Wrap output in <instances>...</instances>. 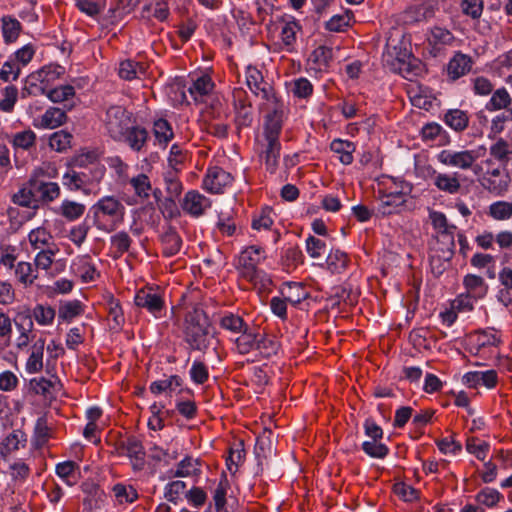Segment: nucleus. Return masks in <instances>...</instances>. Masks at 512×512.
Instances as JSON below:
<instances>
[{
  "label": "nucleus",
  "instance_id": "1",
  "mask_svg": "<svg viewBox=\"0 0 512 512\" xmlns=\"http://www.w3.org/2000/svg\"><path fill=\"white\" fill-rule=\"evenodd\" d=\"M105 172V166L96 161L94 153L82 154L75 158L73 167L63 175V185L70 191L96 195Z\"/></svg>",
  "mask_w": 512,
  "mask_h": 512
},
{
  "label": "nucleus",
  "instance_id": "2",
  "mask_svg": "<svg viewBox=\"0 0 512 512\" xmlns=\"http://www.w3.org/2000/svg\"><path fill=\"white\" fill-rule=\"evenodd\" d=\"M183 336L191 350L205 353L214 338L212 324L204 309L194 305L184 317Z\"/></svg>",
  "mask_w": 512,
  "mask_h": 512
},
{
  "label": "nucleus",
  "instance_id": "3",
  "mask_svg": "<svg viewBox=\"0 0 512 512\" xmlns=\"http://www.w3.org/2000/svg\"><path fill=\"white\" fill-rule=\"evenodd\" d=\"M264 250L261 247L250 246L243 250L239 257V272L241 277L256 285L264 274L258 269L261 260L264 259Z\"/></svg>",
  "mask_w": 512,
  "mask_h": 512
},
{
  "label": "nucleus",
  "instance_id": "4",
  "mask_svg": "<svg viewBox=\"0 0 512 512\" xmlns=\"http://www.w3.org/2000/svg\"><path fill=\"white\" fill-rule=\"evenodd\" d=\"M118 456H126L130 459L132 469L141 471L146 464V451L142 441L135 435H130L115 444Z\"/></svg>",
  "mask_w": 512,
  "mask_h": 512
},
{
  "label": "nucleus",
  "instance_id": "5",
  "mask_svg": "<svg viewBox=\"0 0 512 512\" xmlns=\"http://www.w3.org/2000/svg\"><path fill=\"white\" fill-rule=\"evenodd\" d=\"M132 114L123 106L112 105L106 111L105 128L112 139L117 141L124 137V132L131 125Z\"/></svg>",
  "mask_w": 512,
  "mask_h": 512
},
{
  "label": "nucleus",
  "instance_id": "6",
  "mask_svg": "<svg viewBox=\"0 0 512 512\" xmlns=\"http://www.w3.org/2000/svg\"><path fill=\"white\" fill-rule=\"evenodd\" d=\"M266 101L268 114L265 117L264 127L268 128H283L284 118L287 112V106L281 97L276 93L275 89H271L267 96L262 97Z\"/></svg>",
  "mask_w": 512,
  "mask_h": 512
},
{
  "label": "nucleus",
  "instance_id": "7",
  "mask_svg": "<svg viewBox=\"0 0 512 512\" xmlns=\"http://www.w3.org/2000/svg\"><path fill=\"white\" fill-rule=\"evenodd\" d=\"M281 132L282 129L279 128L264 127V138L266 141V146L263 151V155L265 159L266 170L271 174L275 173L278 167L281 151V143L279 141Z\"/></svg>",
  "mask_w": 512,
  "mask_h": 512
},
{
  "label": "nucleus",
  "instance_id": "8",
  "mask_svg": "<svg viewBox=\"0 0 512 512\" xmlns=\"http://www.w3.org/2000/svg\"><path fill=\"white\" fill-rule=\"evenodd\" d=\"M379 205L377 207V214L381 216H388L400 213L406 206L407 192L402 188L400 191H391L386 193L379 190Z\"/></svg>",
  "mask_w": 512,
  "mask_h": 512
},
{
  "label": "nucleus",
  "instance_id": "9",
  "mask_svg": "<svg viewBox=\"0 0 512 512\" xmlns=\"http://www.w3.org/2000/svg\"><path fill=\"white\" fill-rule=\"evenodd\" d=\"M134 302L137 307L146 309L155 317H161V312L165 309L163 297L152 287L140 289L135 295Z\"/></svg>",
  "mask_w": 512,
  "mask_h": 512
},
{
  "label": "nucleus",
  "instance_id": "10",
  "mask_svg": "<svg viewBox=\"0 0 512 512\" xmlns=\"http://www.w3.org/2000/svg\"><path fill=\"white\" fill-rule=\"evenodd\" d=\"M438 161L450 167H456L462 170L470 169L477 157L471 150L454 151V150H442L437 155Z\"/></svg>",
  "mask_w": 512,
  "mask_h": 512
},
{
  "label": "nucleus",
  "instance_id": "11",
  "mask_svg": "<svg viewBox=\"0 0 512 512\" xmlns=\"http://www.w3.org/2000/svg\"><path fill=\"white\" fill-rule=\"evenodd\" d=\"M233 181L232 175L223 168L214 166L207 170L203 179V188L210 193L219 194Z\"/></svg>",
  "mask_w": 512,
  "mask_h": 512
},
{
  "label": "nucleus",
  "instance_id": "12",
  "mask_svg": "<svg viewBox=\"0 0 512 512\" xmlns=\"http://www.w3.org/2000/svg\"><path fill=\"white\" fill-rule=\"evenodd\" d=\"M181 207L186 214L198 218L211 207V201L197 190H190L185 194Z\"/></svg>",
  "mask_w": 512,
  "mask_h": 512
},
{
  "label": "nucleus",
  "instance_id": "13",
  "mask_svg": "<svg viewBox=\"0 0 512 512\" xmlns=\"http://www.w3.org/2000/svg\"><path fill=\"white\" fill-rule=\"evenodd\" d=\"M455 37L452 32L440 26H434L430 29L427 36L430 54L434 57L439 56L447 46L452 45Z\"/></svg>",
  "mask_w": 512,
  "mask_h": 512
},
{
  "label": "nucleus",
  "instance_id": "14",
  "mask_svg": "<svg viewBox=\"0 0 512 512\" xmlns=\"http://www.w3.org/2000/svg\"><path fill=\"white\" fill-rule=\"evenodd\" d=\"M274 453L273 433L265 429L256 439L254 454L257 459L256 474H261L264 469L265 461Z\"/></svg>",
  "mask_w": 512,
  "mask_h": 512
},
{
  "label": "nucleus",
  "instance_id": "15",
  "mask_svg": "<svg viewBox=\"0 0 512 512\" xmlns=\"http://www.w3.org/2000/svg\"><path fill=\"white\" fill-rule=\"evenodd\" d=\"M95 216L99 214L109 216L115 222H122L125 215V206L114 196H105L93 206Z\"/></svg>",
  "mask_w": 512,
  "mask_h": 512
},
{
  "label": "nucleus",
  "instance_id": "16",
  "mask_svg": "<svg viewBox=\"0 0 512 512\" xmlns=\"http://www.w3.org/2000/svg\"><path fill=\"white\" fill-rule=\"evenodd\" d=\"M149 138V132L145 127L130 125L124 132V137L117 141L124 142L132 151L141 152L147 145Z\"/></svg>",
  "mask_w": 512,
  "mask_h": 512
},
{
  "label": "nucleus",
  "instance_id": "17",
  "mask_svg": "<svg viewBox=\"0 0 512 512\" xmlns=\"http://www.w3.org/2000/svg\"><path fill=\"white\" fill-rule=\"evenodd\" d=\"M435 16V8L429 3H420L408 7L402 13V21L406 25H413L422 21H427Z\"/></svg>",
  "mask_w": 512,
  "mask_h": 512
},
{
  "label": "nucleus",
  "instance_id": "18",
  "mask_svg": "<svg viewBox=\"0 0 512 512\" xmlns=\"http://www.w3.org/2000/svg\"><path fill=\"white\" fill-rule=\"evenodd\" d=\"M472 58L462 52H456L447 65V75L451 81H456L470 72Z\"/></svg>",
  "mask_w": 512,
  "mask_h": 512
},
{
  "label": "nucleus",
  "instance_id": "19",
  "mask_svg": "<svg viewBox=\"0 0 512 512\" xmlns=\"http://www.w3.org/2000/svg\"><path fill=\"white\" fill-rule=\"evenodd\" d=\"M169 16L170 9L166 0H150L141 10V18L147 21L154 19L165 22Z\"/></svg>",
  "mask_w": 512,
  "mask_h": 512
},
{
  "label": "nucleus",
  "instance_id": "20",
  "mask_svg": "<svg viewBox=\"0 0 512 512\" xmlns=\"http://www.w3.org/2000/svg\"><path fill=\"white\" fill-rule=\"evenodd\" d=\"M32 189L36 194L37 205L39 202L49 203L60 195V187L55 182H45L32 178Z\"/></svg>",
  "mask_w": 512,
  "mask_h": 512
},
{
  "label": "nucleus",
  "instance_id": "21",
  "mask_svg": "<svg viewBox=\"0 0 512 512\" xmlns=\"http://www.w3.org/2000/svg\"><path fill=\"white\" fill-rule=\"evenodd\" d=\"M246 82L251 92L256 96L261 95V98L273 89V86L265 81L262 72L253 66L247 67Z\"/></svg>",
  "mask_w": 512,
  "mask_h": 512
},
{
  "label": "nucleus",
  "instance_id": "22",
  "mask_svg": "<svg viewBox=\"0 0 512 512\" xmlns=\"http://www.w3.org/2000/svg\"><path fill=\"white\" fill-rule=\"evenodd\" d=\"M259 331L255 326H245V328L239 332V336L235 340L237 351L242 354H248L254 351L256 348Z\"/></svg>",
  "mask_w": 512,
  "mask_h": 512
},
{
  "label": "nucleus",
  "instance_id": "23",
  "mask_svg": "<svg viewBox=\"0 0 512 512\" xmlns=\"http://www.w3.org/2000/svg\"><path fill=\"white\" fill-rule=\"evenodd\" d=\"M442 121L456 133H462L467 129L470 118L467 111L454 108L443 114Z\"/></svg>",
  "mask_w": 512,
  "mask_h": 512
},
{
  "label": "nucleus",
  "instance_id": "24",
  "mask_svg": "<svg viewBox=\"0 0 512 512\" xmlns=\"http://www.w3.org/2000/svg\"><path fill=\"white\" fill-rule=\"evenodd\" d=\"M433 174V184L438 190L448 194H457L460 191L461 183L458 173H437L433 170Z\"/></svg>",
  "mask_w": 512,
  "mask_h": 512
},
{
  "label": "nucleus",
  "instance_id": "25",
  "mask_svg": "<svg viewBox=\"0 0 512 512\" xmlns=\"http://www.w3.org/2000/svg\"><path fill=\"white\" fill-rule=\"evenodd\" d=\"M73 272L78 275L84 283L92 282L99 277L96 267L89 255L79 257L72 265Z\"/></svg>",
  "mask_w": 512,
  "mask_h": 512
},
{
  "label": "nucleus",
  "instance_id": "26",
  "mask_svg": "<svg viewBox=\"0 0 512 512\" xmlns=\"http://www.w3.org/2000/svg\"><path fill=\"white\" fill-rule=\"evenodd\" d=\"M27 439L26 435L21 430H14L10 434H8L0 443V455L3 459H7V457L19 450L20 445L25 446Z\"/></svg>",
  "mask_w": 512,
  "mask_h": 512
},
{
  "label": "nucleus",
  "instance_id": "27",
  "mask_svg": "<svg viewBox=\"0 0 512 512\" xmlns=\"http://www.w3.org/2000/svg\"><path fill=\"white\" fill-rule=\"evenodd\" d=\"M1 31L6 44H11L19 38L23 26L19 20L11 15H4L1 18Z\"/></svg>",
  "mask_w": 512,
  "mask_h": 512
},
{
  "label": "nucleus",
  "instance_id": "28",
  "mask_svg": "<svg viewBox=\"0 0 512 512\" xmlns=\"http://www.w3.org/2000/svg\"><path fill=\"white\" fill-rule=\"evenodd\" d=\"M66 120L67 116L63 110L56 107H50L41 116L38 123H35L34 125L43 129H54L64 124Z\"/></svg>",
  "mask_w": 512,
  "mask_h": 512
},
{
  "label": "nucleus",
  "instance_id": "29",
  "mask_svg": "<svg viewBox=\"0 0 512 512\" xmlns=\"http://www.w3.org/2000/svg\"><path fill=\"white\" fill-rule=\"evenodd\" d=\"M214 88V83L209 75H201L192 81L188 88L189 94L196 102H202L203 97L209 95Z\"/></svg>",
  "mask_w": 512,
  "mask_h": 512
},
{
  "label": "nucleus",
  "instance_id": "30",
  "mask_svg": "<svg viewBox=\"0 0 512 512\" xmlns=\"http://www.w3.org/2000/svg\"><path fill=\"white\" fill-rule=\"evenodd\" d=\"M161 243L163 245V254L171 257L180 251L182 239L174 227L168 226L161 235Z\"/></svg>",
  "mask_w": 512,
  "mask_h": 512
},
{
  "label": "nucleus",
  "instance_id": "31",
  "mask_svg": "<svg viewBox=\"0 0 512 512\" xmlns=\"http://www.w3.org/2000/svg\"><path fill=\"white\" fill-rule=\"evenodd\" d=\"M146 70V63L127 59L120 63L118 74L120 78L131 81L145 75Z\"/></svg>",
  "mask_w": 512,
  "mask_h": 512
},
{
  "label": "nucleus",
  "instance_id": "32",
  "mask_svg": "<svg viewBox=\"0 0 512 512\" xmlns=\"http://www.w3.org/2000/svg\"><path fill=\"white\" fill-rule=\"evenodd\" d=\"M510 176L482 177L480 184L495 196H503L509 188Z\"/></svg>",
  "mask_w": 512,
  "mask_h": 512
},
{
  "label": "nucleus",
  "instance_id": "33",
  "mask_svg": "<svg viewBox=\"0 0 512 512\" xmlns=\"http://www.w3.org/2000/svg\"><path fill=\"white\" fill-rule=\"evenodd\" d=\"M433 228L440 234L442 238L454 237L457 227L449 224L444 213L439 211H431L429 214Z\"/></svg>",
  "mask_w": 512,
  "mask_h": 512
},
{
  "label": "nucleus",
  "instance_id": "34",
  "mask_svg": "<svg viewBox=\"0 0 512 512\" xmlns=\"http://www.w3.org/2000/svg\"><path fill=\"white\" fill-rule=\"evenodd\" d=\"M280 344L273 335L259 333L255 350L264 357L270 358L279 351Z\"/></svg>",
  "mask_w": 512,
  "mask_h": 512
},
{
  "label": "nucleus",
  "instance_id": "35",
  "mask_svg": "<svg viewBox=\"0 0 512 512\" xmlns=\"http://www.w3.org/2000/svg\"><path fill=\"white\" fill-rule=\"evenodd\" d=\"M330 149L339 155V161L344 165H350L353 162V152L355 144L348 140L335 139L330 144Z\"/></svg>",
  "mask_w": 512,
  "mask_h": 512
},
{
  "label": "nucleus",
  "instance_id": "36",
  "mask_svg": "<svg viewBox=\"0 0 512 512\" xmlns=\"http://www.w3.org/2000/svg\"><path fill=\"white\" fill-rule=\"evenodd\" d=\"M282 297L292 305H297L305 299L306 293L304 287L295 282L284 283L280 289Z\"/></svg>",
  "mask_w": 512,
  "mask_h": 512
},
{
  "label": "nucleus",
  "instance_id": "37",
  "mask_svg": "<svg viewBox=\"0 0 512 512\" xmlns=\"http://www.w3.org/2000/svg\"><path fill=\"white\" fill-rule=\"evenodd\" d=\"M14 204L27 208H37L36 194L32 189V178L12 197Z\"/></svg>",
  "mask_w": 512,
  "mask_h": 512
},
{
  "label": "nucleus",
  "instance_id": "38",
  "mask_svg": "<svg viewBox=\"0 0 512 512\" xmlns=\"http://www.w3.org/2000/svg\"><path fill=\"white\" fill-rule=\"evenodd\" d=\"M245 454L243 440L234 442L229 448V456L226 459V465L232 474L236 473L239 465L244 461Z\"/></svg>",
  "mask_w": 512,
  "mask_h": 512
},
{
  "label": "nucleus",
  "instance_id": "39",
  "mask_svg": "<svg viewBox=\"0 0 512 512\" xmlns=\"http://www.w3.org/2000/svg\"><path fill=\"white\" fill-rule=\"evenodd\" d=\"M512 103V98L506 88L502 87L495 90L486 103L485 108L488 111H497L507 109Z\"/></svg>",
  "mask_w": 512,
  "mask_h": 512
},
{
  "label": "nucleus",
  "instance_id": "40",
  "mask_svg": "<svg viewBox=\"0 0 512 512\" xmlns=\"http://www.w3.org/2000/svg\"><path fill=\"white\" fill-rule=\"evenodd\" d=\"M328 269L334 274H340L344 272L349 263L348 255L339 250H331L326 259Z\"/></svg>",
  "mask_w": 512,
  "mask_h": 512
},
{
  "label": "nucleus",
  "instance_id": "41",
  "mask_svg": "<svg viewBox=\"0 0 512 512\" xmlns=\"http://www.w3.org/2000/svg\"><path fill=\"white\" fill-rule=\"evenodd\" d=\"M58 385L59 381L57 379L52 380L45 377L33 378L29 382L30 390L44 397L51 396Z\"/></svg>",
  "mask_w": 512,
  "mask_h": 512
},
{
  "label": "nucleus",
  "instance_id": "42",
  "mask_svg": "<svg viewBox=\"0 0 512 512\" xmlns=\"http://www.w3.org/2000/svg\"><path fill=\"white\" fill-rule=\"evenodd\" d=\"M153 132L158 143L164 148L167 147L168 143L174 137V132L170 123L163 118L154 121Z\"/></svg>",
  "mask_w": 512,
  "mask_h": 512
},
{
  "label": "nucleus",
  "instance_id": "43",
  "mask_svg": "<svg viewBox=\"0 0 512 512\" xmlns=\"http://www.w3.org/2000/svg\"><path fill=\"white\" fill-rule=\"evenodd\" d=\"M83 304L79 300H71L61 302L58 309V317L59 319L70 322L75 317L83 314Z\"/></svg>",
  "mask_w": 512,
  "mask_h": 512
},
{
  "label": "nucleus",
  "instance_id": "44",
  "mask_svg": "<svg viewBox=\"0 0 512 512\" xmlns=\"http://www.w3.org/2000/svg\"><path fill=\"white\" fill-rule=\"evenodd\" d=\"M14 270L16 279L25 287L32 285L37 278V269L29 262H18Z\"/></svg>",
  "mask_w": 512,
  "mask_h": 512
},
{
  "label": "nucleus",
  "instance_id": "45",
  "mask_svg": "<svg viewBox=\"0 0 512 512\" xmlns=\"http://www.w3.org/2000/svg\"><path fill=\"white\" fill-rule=\"evenodd\" d=\"M48 87L44 84L36 72L31 73L25 81V86L22 89V96H38L47 95Z\"/></svg>",
  "mask_w": 512,
  "mask_h": 512
},
{
  "label": "nucleus",
  "instance_id": "46",
  "mask_svg": "<svg viewBox=\"0 0 512 512\" xmlns=\"http://www.w3.org/2000/svg\"><path fill=\"white\" fill-rule=\"evenodd\" d=\"M463 284L469 293H473L475 298H482L486 295L488 286L484 279L478 275L468 274L464 277Z\"/></svg>",
  "mask_w": 512,
  "mask_h": 512
},
{
  "label": "nucleus",
  "instance_id": "47",
  "mask_svg": "<svg viewBox=\"0 0 512 512\" xmlns=\"http://www.w3.org/2000/svg\"><path fill=\"white\" fill-rule=\"evenodd\" d=\"M85 205L72 200H64L59 208V214L68 221L79 219L85 212Z\"/></svg>",
  "mask_w": 512,
  "mask_h": 512
},
{
  "label": "nucleus",
  "instance_id": "48",
  "mask_svg": "<svg viewBox=\"0 0 512 512\" xmlns=\"http://www.w3.org/2000/svg\"><path fill=\"white\" fill-rule=\"evenodd\" d=\"M112 492L119 504L133 503L138 498V492L132 485L117 483L112 487Z\"/></svg>",
  "mask_w": 512,
  "mask_h": 512
},
{
  "label": "nucleus",
  "instance_id": "49",
  "mask_svg": "<svg viewBox=\"0 0 512 512\" xmlns=\"http://www.w3.org/2000/svg\"><path fill=\"white\" fill-rule=\"evenodd\" d=\"M200 465L197 459H193L190 456H186L181 460L175 471H170L171 477H188L199 473L198 466Z\"/></svg>",
  "mask_w": 512,
  "mask_h": 512
},
{
  "label": "nucleus",
  "instance_id": "50",
  "mask_svg": "<svg viewBox=\"0 0 512 512\" xmlns=\"http://www.w3.org/2000/svg\"><path fill=\"white\" fill-rule=\"evenodd\" d=\"M36 73L49 88L52 82L59 79L65 73V68L58 64H49L36 71Z\"/></svg>",
  "mask_w": 512,
  "mask_h": 512
},
{
  "label": "nucleus",
  "instance_id": "51",
  "mask_svg": "<svg viewBox=\"0 0 512 512\" xmlns=\"http://www.w3.org/2000/svg\"><path fill=\"white\" fill-rule=\"evenodd\" d=\"M177 173L178 169H171L165 173L164 177L166 183V190L169 197L171 198L172 205H174L173 198H177L183 190L182 183L179 180Z\"/></svg>",
  "mask_w": 512,
  "mask_h": 512
},
{
  "label": "nucleus",
  "instance_id": "52",
  "mask_svg": "<svg viewBox=\"0 0 512 512\" xmlns=\"http://www.w3.org/2000/svg\"><path fill=\"white\" fill-rule=\"evenodd\" d=\"M130 185L133 187L135 194L143 199H148L152 192L151 181L143 173L131 178Z\"/></svg>",
  "mask_w": 512,
  "mask_h": 512
},
{
  "label": "nucleus",
  "instance_id": "53",
  "mask_svg": "<svg viewBox=\"0 0 512 512\" xmlns=\"http://www.w3.org/2000/svg\"><path fill=\"white\" fill-rule=\"evenodd\" d=\"M229 488V482L225 474H222L221 480L219 481L213 495L216 512L226 511V495Z\"/></svg>",
  "mask_w": 512,
  "mask_h": 512
},
{
  "label": "nucleus",
  "instance_id": "54",
  "mask_svg": "<svg viewBox=\"0 0 512 512\" xmlns=\"http://www.w3.org/2000/svg\"><path fill=\"white\" fill-rule=\"evenodd\" d=\"M362 450L368 456L383 459L389 454V448L381 440H370L362 443Z\"/></svg>",
  "mask_w": 512,
  "mask_h": 512
},
{
  "label": "nucleus",
  "instance_id": "55",
  "mask_svg": "<svg viewBox=\"0 0 512 512\" xmlns=\"http://www.w3.org/2000/svg\"><path fill=\"white\" fill-rule=\"evenodd\" d=\"M0 110L6 113L13 111L18 98V89L14 85L6 86L1 90Z\"/></svg>",
  "mask_w": 512,
  "mask_h": 512
},
{
  "label": "nucleus",
  "instance_id": "56",
  "mask_svg": "<svg viewBox=\"0 0 512 512\" xmlns=\"http://www.w3.org/2000/svg\"><path fill=\"white\" fill-rule=\"evenodd\" d=\"M52 238L50 232L42 227L32 230L28 235L29 242L34 249H40L42 246H52V243L50 244Z\"/></svg>",
  "mask_w": 512,
  "mask_h": 512
},
{
  "label": "nucleus",
  "instance_id": "57",
  "mask_svg": "<svg viewBox=\"0 0 512 512\" xmlns=\"http://www.w3.org/2000/svg\"><path fill=\"white\" fill-rule=\"evenodd\" d=\"M75 89L72 85H61L55 88H48L47 97L54 103L67 101L74 97Z\"/></svg>",
  "mask_w": 512,
  "mask_h": 512
},
{
  "label": "nucleus",
  "instance_id": "58",
  "mask_svg": "<svg viewBox=\"0 0 512 512\" xmlns=\"http://www.w3.org/2000/svg\"><path fill=\"white\" fill-rule=\"evenodd\" d=\"M454 249V237L442 238V240H438L437 246L433 249L432 253L440 256L442 260L450 262L454 255Z\"/></svg>",
  "mask_w": 512,
  "mask_h": 512
},
{
  "label": "nucleus",
  "instance_id": "59",
  "mask_svg": "<svg viewBox=\"0 0 512 512\" xmlns=\"http://www.w3.org/2000/svg\"><path fill=\"white\" fill-rule=\"evenodd\" d=\"M59 251L57 245L52 243L47 249H42L35 257L36 268L47 270L53 263L54 255Z\"/></svg>",
  "mask_w": 512,
  "mask_h": 512
},
{
  "label": "nucleus",
  "instance_id": "60",
  "mask_svg": "<svg viewBox=\"0 0 512 512\" xmlns=\"http://www.w3.org/2000/svg\"><path fill=\"white\" fill-rule=\"evenodd\" d=\"M333 58V50L327 46H319L310 55L312 62L319 68L328 67Z\"/></svg>",
  "mask_w": 512,
  "mask_h": 512
},
{
  "label": "nucleus",
  "instance_id": "61",
  "mask_svg": "<svg viewBox=\"0 0 512 512\" xmlns=\"http://www.w3.org/2000/svg\"><path fill=\"white\" fill-rule=\"evenodd\" d=\"M273 209L271 207H264L261 209L258 216H255L252 221V228L255 230H268L274 223Z\"/></svg>",
  "mask_w": 512,
  "mask_h": 512
},
{
  "label": "nucleus",
  "instance_id": "62",
  "mask_svg": "<svg viewBox=\"0 0 512 512\" xmlns=\"http://www.w3.org/2000/svg\"><path fill=\"white\" fill-rule=\"evenodd\" d=\"M503 495L496 489L485 487L476 495L475 499L478 503L487 507H494Z\"/></svg>",
  "mask_w": 512,
  "mask_h": 512
},
{
  "label": "nucleus",
  "instance_id": "63",
  "mask_svg": "<svg viewBox=\"0 0 512 512\" xmlns=\"http://www.w3.org/2000/svg\"><path fill=\"white\" fill-rule=\"evenodd\" d=\"M489 214L496 220H508L512 216V203L497 201L490 205Z\"/></svg>",
  "mask_w": 512,
  "mask_h": 512
},
{
  "label": "nucleus",
  "instance_id": "64",
  "mask_svg": "<svg viewBox=\"0 0 512 512\" xmlns=\"http://www.w3.org/2000/svg\"><path fill=\"white\" fill-rule=\"evenodd\" d=\"M186 489V483L182 480H176L169 482L164 489V497L167 501L177 504L180 495L184 493Z\"/></svg>",
  "mask_w": 512,
  "mask_h": 512
}]
</instances>
